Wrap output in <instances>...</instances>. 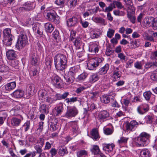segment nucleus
Listing matches in <instances>:
<instances>
[{
  "label": "nucleus",
  "instance_id": "24",
  "mask_svg": "<svg viewBox=\"0 0 157 157\" xmlns=\"http://www.w3.org/2000/svg\"><path fill=\"white\" fill-rule=\"evenodd\" d=\"M35 89V85L33 84H30L27 87L26 92L29 95H30L33 93Z\"/></svg>",
  "mask_w": 157,
  "mask_h": 157
},
{
  "label": "nucleus",
  "instance_id": "63",
  "mask_svg": "<svg viewBox=\"0 0 157 157\" xmlns=\"http://www.w3.org/2000/svg\"><path fill=\"white\" fill-rule=\"evenodd\" d=\"M133 63V61L132 60H128L126 63V67L127 68H130L131 67L132 64Z\"/></svg>",
  "mask_w": 157,
  "mask_h": 157
},
{
  "label": "nucleus",
  "instance_id": "32",
  "mask_svg": "<svg viewBox=\"0 0 157 157\" xmlns=\"http://www.w3.org/2000/svg\"><path fill=\"white\" fill-rule=\"evenodd\" d=\"M52 59L50 57H47L45 59V63L48 69H50L51 66L52 64Z\"/></svg>",
  "mask_w": 157,
  "mask_h": 157
},
{
  "label": "nucleus",
  "instance_id": "47",
  "mask_svg": "<svg viewBox=\"0 0 157 157\" xmlns=\"http://www.w3.org/2000/svg\"><path fill=\"white\" fill-rule=\"evenodd\" d=\"M151 95V93L150 91L145 92L144 94V97L147 101L149 100Z\"/></svg>",
  "mask_w": 157,
  "mask_h": 157
},
{
  "label": "nucleus",
  "instance_id": "9",
  "mask_svg": "<svg viewBox=\"0 0 157 157\" xmlns=\"http://www.w3.org/2000/svg\"><path fill=\"white\" fill-rule=\"evenodd\" d=\"M52 83L56 87H61L62 82L61 80L57 75H55L52 78Z\"/></svg>",
  "mask_w": 157,
  "mask_h": 157
},
{
  "label": "nucleus",
  "instance_id": "34",
  "mask_svg": "<svg viewBox=\"0 0 157 157\" xmlns=\"http://www.w3.org/2000/svg\"><path fill=\"white\" fill-rule=\"evenodd\" d=\"M77 2V0H68L67 2V4L69 7L72 8L76 6Z\"/></svg>",
  "mask_w": 157,
  "mask_h": 157
},
{
  "label": "nucleus",
  "instance_id": "37",
  "mask_svg": "<svg viewBox=\"0 0 157 157\" xmlns=\"http://www.w3.org/2000/svg\"><path fill=\"white\" fill-rule=\"evenodd\" d=\"M48 96L46 92L45 91H42L40 92L39 94V98L42 100H44L46 99Z\"/></svg>",
  "mask_w": 157,
  "mask_h": 157
},
{
  "label": "nucleus",
  "instance_id": "49",
  "mask_svg": "<svg viewBox=\"0 0 157 157\" xmlns=\"http://www.w3.org/2000/svg\"><path fill=\"white\" fill-rule=\"evenodd\" d=\"M152 25L153 29H157V18H154L153 20L151 22Z\"/></svg>",
  "mask_w": 157,
  "mask_h": 157
},
{
  "label": "nucleus",
  "instance_id": "62",
  "mask_svg": "<svg viewBox=\"0 0 157 157\" xmlns=\"http://www.w3.org/2000/svg\"><path fill=\"white\" fill-rule=\"evenodd\" d=\"M41 27V26L39 24H35L34 26L33 27V29L34 31L35 32H36Z\"/></svg>",
  "mask_w": 157,
  "mask_h": 157
},
{
  "label": "nucleus",
  "instance_id": "64",
  "mask_svg": "<svg viewBox=\"0 0 157 157\" xmlns=\"http://www.w3.org/2000/svg\"><path fill=\"white\" fill-rule=\"evenodd\" d=\"M59 34V31L57 30H55L53 33L52 36L55 39H56L57 37L58 36Z\"/></svg>",
  "mask_w": 157,
  "mask_h": 157
},
{
  "label": "nucleus",
  "instance_id": "40",
  "mask_svg": "<svg viewBox=\"0 0 157 157\" xmlns=\"http://www.w3.org/2000/svg\"><path fill=\"white\" fill-rule=\"evenodd\" d=\"M87 155V151L84 150L80 151L77 153V155L78 157H81L83 156H85Z\"/></svg>",
  "mask_w": 157,
  "mask_h": 157
},
{
  "label": "nucleus",
  "instance_id": "50",
  "mask_svg": "<svg viewBox=\"0 0 157 157\" xmlns=\"http://www.w3.org/2000/svg\"><path fill=\"white\" fill-rule=\"evenodd\" d=\"M4 36H9L10 35H12L11 34V30L10 29L7 28L5 29L3 31Z\"/></svg>",
  "mask_w": 157,
  "mask_h": 157
},
{
  "label": "nucleus",
  "instance_id": "20",
  "mask_svg": "<svg viewBox=\"0 0 157 157\" xmlns=\"http://www.w3.org/2000/svg\"><path fill=\"white\" fill-rule=\"evenodd\" d=\"M13 96L16 98H20L23 97L24 94V91L21 90H17L13 93Z\"/></svg>",
  "mask_w": 157,
  "mask_h": 157
},
{
  "label": "nucleus",
  "instance_id": "19",
  "mask_svg": "<svg viewBox=\"0 0 157 157\" xmlns=\"http://www.w3.org/2000/svg\"><path fill=\"white\" fill-rule=\"evenodd\" d=\"M115 145L113 144H103V150L108 152L110 151L113 150Z\"/></svg>",
  "mask_w": 157,
  "mask_h": 157
},
{
  "label": "nucleus",
  "instance_id": "38",
  "mask_svg": "<svg viewBox=\"0 0 157 157\" xmlns=\"http://www.w3.org/2000/svg\"><path fill=\"white\" fill-rule=\"evenodd\" d=\"M124 1L127 5V9H131V7H134L133 6L131 0H124Z\"/></svg>",
  "mask_w": 157,
  "mask_h": 157
},
{
  "label": "nucleus",
  "instance_id": "44",
  "mask_svg": "<svg viewBox=\"0 0 157 157\" xmlns=\"http://www.w3.org/2000/svg\"><path fill=\"white\" fill-rule=\"evenodd\" d=\"M32 8L31 5L28 4L25 5L24 7H21L20 9L22 10L29 11L32 9Z\"/></svg>",
  "mask_w": 157,
  "mask_h": 157
},
{
  "label": "nucleus",
  "instance_id": "22",
  "mask_svg": "<svg viewBox=\"0 0 157 157\" xmlns=\"http://www.w3.org/2000/svg\"><path fill=\"white\" fill-rule=\"evenodd\" d=\"M77 72V70L75 67H73L70 68V70L68 72V76L71 77V80H74V76Z\"/></svg>",
  "mask_w": 157,
  "mask_h": 157
},
{
  "label": "nucleus",
  "instance_id": "41",
  "mask_svg": "<svg viewBox=\"0 0 157 157\" xmlns=\"http://www.w3.org/2000/svg\"><path fill=\"white\" fill-rule=\"evenodd\" d=\"M113 4H114V6L116 5L119 9H123L124 10H125V8L124 6L122 5L121 3L120 2L114 1L113 2Z\"/></svg>",
  "mask_w": 157,
  "mask_h": 157
},
{
  "label": "nucleus",
  "instance_id": "7",
  "mask_svg": "<svg viewBox=\"0 0 157 157\" xmlns=\"http://www.w3.org/2000/svg\"><path fill=\"white\" fill-rule=\"evenodd\" d=\"M30 63L33 65H36L38 64L39 57L35 51L32 52L30 55Z\"/></svg>",
  "mask_w": 157,
  "mask_h": 157
},
{
  "label": "nucleus",
  "instance_id": "15",
  "mask_svg": "<svg viewBox=\"0 0 157 157\" xmlns=\"http://www.w3.org/2000/svg\"><path fill=\"white\" fill-rule=\"evenodd\" d=\"M138 123L135 121H132L130 122H127L126 124V129L128 131H131L133 128Z\"/></svg>",
  "mask_w": 157,
  "mask_h": 157
},
{
  "label": "nucleus",
  "instance_id": "13",
  "mask_svg": "<svg viewBox=\"0 0 157 157\" xmlns=\"http://www.w3.org/2000/svg\"><path fill=\"white\" fill-rule=\"evenodd\" d=\"M154 19V18L152 17H146L143 20V24L144 26L146 27H150L151 22Z\"/></svg>",
  "mask_w": 157,
  "mask_h": 157
},
{
  "label": "nucleus",
  "instance_id": "61",
  "mask_svg": "<svg viewBox=\"0 0 157 157\" xmlns=\"http://www.w3.org/2000/svg\"><path fill=\"white\" fill-rule=\"evenodd\" d=\"M44 101L48 103L51 104L54 101V100L48 96Z\"/></svg>",
  "mask_w": 157,
  "mask_h": 157
},
{
  "label": "nucleus",
  "instance_id": "26",
  "mask_svg": "<svg viewBox=\"0 0 157 157\" xmlns=\"http://www.w3.org/2000/svg\"><path fill=\"white\" fill-rule=\"evenodd\" d=\"M91 137L95 140H97L99 138L98 132L97 129H93L91 132Z\"/></svg>",
  "mask_w": 157,
  "mask_h": 157
},
{
  "label": "nucleus",
  "instance_id": "1",
  "mask_svg": "<svg viewBox=\"0 0 157 157\" xmlns=\"http://www.w3.org/2000/svg\"><path fill=\"white\" fill-rule=\"evenodd\" d=\"M56 68L58 70L63 71L66 67L67 60L66 56L63 54H57L54 58Z\"/></svg>",
  "mask_w": 157,
  "mask_h": 157
},
{
  "label": "nucleus",
  "instance_id": "45",
  "mask_svg": "<svg viewBox=\"0 0 157 157\" xmlns=\"http://www.w3.org/2000/svg\"><path fill=\"white\" fill-rule=\"evenodd\" d=\"M40 141H41V143L40 144L41 147H40L37 146H35V148L36 149L37 152L39 153L42 152V150L41 149V147L44 145V140L41 139Z\"/></svg>",
  "mask_w": 157,
  "mask_h": 157
},
{
  "label": "nucleus",
  "instance_id": "12",
  "mask_svg": "<svg viewBox=\"0 0 157 157\" xmlns=\"http://www.w3.org/2000/svg\"><path fill=\"white\" fill-rule=\"evenodd\" d=\"M6 56L8 59L13 60L16 57L15 52L13 50H9L6 53Z\"/></svg>",
  "mask_w": 157,
  "mask_h": 157
},
{
  "label": "nucleus",
  "instance_id": "14",
  "mask_svg": "<svg viewBox=\"0 0 157 157\" xmlns=\"http://www.w3.org/2000/svg\"><path fill=\"white\" fill-rule=\"evenodd\" d=\"M70 123L72 126V131L75 136L79 132V128L77 125V123L76 121H72Z\"/></svg>",
  "mask_w": 157,
  "mask_h": 157
},
{
  "label": "nucleus",
  "instance_id": "11",
  "mask_svg": "<svg viewBox=\"0 0 157 157\" xmlns=\"http://www.w3.org/2000/svg\"><path fill=\"white\" fill-rule=\"evenodd\" d=\"M78 22L77 18L75 17L68 19L67 21V25L69 27L75 26Z\"/></svg>",
  "mask_w": 157,
  "mask_h": 157
},
{
  "label": "nucleus",
  "instance_id": "35",
  "mask_svg": "<svg viewBox=\"0 0 157 157\" xmlns=\"http://www.w3.org/2000/svg\"><path fill=\"white\" fill-rule=\"evenodd\" d=\"M148 106L144 108L143 105H141L138 107L137 110L139 113L142 114L144 113L148 110Z\"/></svg>",
  "mask_w": 157,
  "mask_h": 157
},
{
  "label": "nucleus",
  "instance_id": "56",
  "mask_svg": "<svg viewBox=\"0 0 157 157\" xmlns=\"http://www.w3.org/2000/svg\"><path fill=\"white\" fill-rule=\"evenodd\" d=\"M150 77L152 80L157 82V73L156 72L152 73Z\"/></svg>",
  "mask_w": 157,
  "mask_h": 157
},
{
  "label": "nucleus",
  "instance_id": "5",
  "mask_svg": "<svg viewBox=\"0 0 157 157\" xmlns=\"http://www.w3.org/2000/svg\"><path fill=\"white\" fill-rule=\"evenodd\" d=\"M46 17L49 21L55 24H58L60 22L59 18L53 10H50L47 13Z\"/></svg>",
  "mask_w": 157,
  "mask_h": 157
},
{
  "label": "nucleus",
  "instance_id": "18",
  "mask_svg": "<svg viewBox=\"0 0 157 157\" xmlns=\"http://www.w3.org/2000/svg\"><path fill=\"white\" fill-rule=\"evenodd\" d=\"M57 120L55 119L52 120L50 122V130L52 131H55L58 128V125L57 124Z\"/></svg>",
  "mask_w": 157,
  "mask_h": 157
},
{
  "label": "nucleus",
  "instance_id": "29",
  "mask_svg": "<svg viewBox=\"0 0 157 157\" xmlns=\"http://www.w3.org/2000/svg\"><path fill=\"white\" fill-rule=\"evenodd\" d=\"M109 68V65L108 64H106L98 72L99 74H104L106 73Z\"/></svg>",
  "mask_w": 157,
  "mask_h": 157
},
{
  "label": "nucleus",
  "instance_id": "54",
  "mask_svg": "<svg viewBox=\"0 0 157 157\" xmlns=\"http://www.w3.org/2000/svg\"><path fill=\"white\" fill-rule=\"evenodd\" d=\"M18 64V62L17 61L13 60L11 62V65L12 67L15 68H17Z\"/></svg>",
  "mask_w": 157,
  "mask_h": 157
},
{
  "label": "nucleus",
  "instance_id": "28",
  "mask_svg": "<svg viewBox=\"0 0 157 157\" xmlns=\"http://www.w3.org/2000/svg\"><path fill=\"white\" fill-rule=\"evenodd\" d=\"M92 20L96 23H99L103 25L106 24L104 19L101 17H95L93 18Z\"/></svg>",
  "mask_w": 157,
  "mask_h": 157
},
{
  "label": "nucleus",
  "instance_id": "31",
  "mask_svg": "<svg viewBox=\"0 0 157 157\" xmlns=\"http://www.w3.org/2000/svg\"><path fill=\"white\" fill-rule=\"evenodd\" d=\"M74 45L77 48H80L82 50V47L83 46V44L80 41L79 38L76 39L74 42Z\"/></svg>",
  "mask_w": 157,
  "mask_h": 157
},
{
  "label": "nucleus",
  "instance_id": "27",
  "mask_svg": "<svg viewBox=\"0 0 157 157\" xmlns=\"http://www.w3.org/2000/svg\"><path fill=\"white\" fill-rule=\"evenodd\" d=\"M49 106L45 104L41 105L40 109L41 112L48 114L49 113Z\"/></svg>",
  "mask_w": 157,
  "mask_h": 157
},
{
  "label": "nucleus",
  "instance_id": "21",
  "mask_svg": "<svg viewBox=\"0 0 157 157\" xmlns=\"http://www.w3.org/2000/svg\"><path fill=\"white\" fill-rule=\"evenodd\" d=\"M5 86L6 90L10 91L16 87V83L15 82H13L6 84Z\"/></svg>",
  "mask_w": 157,
  "mask_h": 157
},
{
  "label": "nucleus",
  "instance_id": "43",
  "mask_svg": "<svg viewBox=\"0 0 157 157\" xmlns=\"http://www.w3.org/2000/svg\"><path fill=\"white\" fill-rule=\"evenodd\" d=\"M115 8L114 5L113 4H110L109 6L108 7H106L105 10H103V11L105 12L109 13L111 11L113 8Z\"/></svg>",
  "mask_w": 157,
  "mask_h": 157
},
{
  "label": "nucleus",
  "instance_id": "25",
  "mask_svg": "<svg viewBox=\"0 0 157 157\" xmlns=\"http://www.w3.org/2000/svg\"><path fill=\"white\" fill-rule=\"evenodd\" d=\"M56 112V115L61 114L63 110V105L62 103H60L59 105L55 108Z\"/></svg>",
  "mask_w": 157,
  "mask_h": 157
},
{
  "label": "nucleus",
  "instance_id": "46",
  "mask_svg": "<svg viewBox=\"0 0 157 157\" xmlns=\"http://www.w3.org/2000/svg\"><path fill=\"white\" fill-rule=\"evenodd\" d=\"M114 32L115 30H114L111 29H109L107 32V36L109 38H112L113 36Z\"/></svg>",
  "mask_w": 157,
  "mask_h": 157
},
{
  "label": "nucleus",
  "instance_id": "48",
  "mask_svg": "<svg viewBox=\"0 0 157 157\" xmlns=\"http://www.w3.org/2000/svg\"><path fill=\"white\" fill-rule=\"evenodd\" d=\"M128 138L124 137H121L118 140V143L120 144L126 143L127 142Z\"/></svg>",
  "mask_w": 157,
  "mask_h": 157
},
{
  "label": "nucleus",
  "instance_id": "52",
  "mask_svg": "<svg viewBox=\"0 0 157 157\" xmlns=\"http://www.w3.org/2000/svg\"><path fill=\"white\" fill-rule=\"evenodd\" d=\"M104 132L105 134L107 135H109L112 133L113 131L111 129L108 128H106L104 129Z\"/></svg>",
  "mask_w": 157,
  "mask_h": 157
},
{
  "label": "nucleus",
  "instance_id": "42",
  "mask_svg": "<svg viewBox=\"0 0 157 157\" xmlns=\"http://www.w3.org/2000/svg\"><path fill=\"white\" fill-rule=\"evenodd\" d=\"M98 78L99 77L97 75H93L90 77V81L91 82L93 83L97 81Z\"/></svg>",
  "mask_w": 157,
  "mask_h": 157
},
{
  "label": "nucleus",
  "instance_id": "58",
  "mask_svg": "<svg viewBox=\"0 0 157 157\" xmlns=\"http://www.w3.org/2000/svg\"><path fill=\"white\" fill-rule=\"evenodd\" d=\"M67 153V151L64 148H60L59 150V153L61 155L63 156Z\"/></svg>",
  "mask_w": 157,
  "mask_h": 157
},
{
  "label": "nucleus",
  "instance_id": "23",
  "mask_svg": "<svg viewBox=\"0 0 157 157\" xmlns=\"http://www.w3.org/2000/svg\"><path fill=\"white\" fill-rule=\"evenodd\" d=\"M44 26L45 31L47 33H51L54 29L52 25L49 22L45 24Z\"/></svg>",
  "mask_w": 157,
  "mask_h": 157
},
{
  "label": "nucleus",
  "instance_id": "59",
  "mask_svg": "<svg viewBox=\"0 0 157 157\" xmlns=\"http://www.w3.org/2000/svg\"><path fill=\"white\" fill-rule=\"evenodd\" d=\"M50 153L51 154L52 157L55 156L57 153V151L55 148H52L50 151Z\"/></svg>",
  "mask_w": 157,
  "mask_h": 157
},
{
  "label": "nucleus",
  "instance_id": "53",
  "mask_svg": "<svg viewBox=\"0 0 157 157\" xmlns=\"http://www.w3.org/2000/svg\"><path fill=\"white\" fill-rule=\"evenodd\" d=\"M12 40L13 39L3 40V41L4 44L8 46L10 45L11 44Z\"/></svg>",
  "mask_w": 157,
  "mask_h": 157
},
{
  "label": "nucleus",
  "instance_id": "30",
  "mask_svg": "<svg viewBox=\"0 0 157 157\" xmlns=\"http://www.w3.org/2000/svg\"><path fill=\"white\" fill-rule=\"evenodd\" d=\"M111 96L104 95L101 98V100L102 102L105 103H108L110 102Z\"/></svg>",
  "mask_w": 157,
  "mask_h": 157
},
{
  "label": "nucleus",
  "instance_id": "36",
  "mask_svg": "<svg viewBox=\"0 0 157 157\" xmlns=\"http://www.w3.org/2000/svg\"><path fill=\"white\" fill-rule=\"evenodd\" d=\"M91 151L94 154L96 155L99 154L100 150L98 146L94 145L91 149Z\"/></svg>",
  "mask_w": 157,
  "mask_h": 157
},
{
  "label": "nucleus",
  "instance_id": "6",
  "mask_svg": "<svg viewBox=\"0 0 157 157\" xmlns=\"http://www.w3.org/2000/svg\"><path fill=\"white\" fill-rule=\"evenodd\" d=\"M67 111L65 115V116L67 118L75 117L78 113L77 109L75 107L69 109H68L67 107Z\"/></svg>",
  "mask_w": 157,
  "mask_h": 157
},
{
  "label": "nucleus",
  "instance_id": "10",
  "mask_svg": "<svg viewBox=\"0 0 157 157\" xmlns=\"http://www.w3.org/2000/svg\"><path fill=\"white\" fill-rule=\"evenodd\" d=\"M109 115L108 112L106 111H101L98 115V119L100 121L103 122L109 116Z\"/></svg>",
  "mask_w": 157,
  "mask_h": 157
},
{
  "label": "nucleus",
  "instance_id": "57",
  "mask_svg": "<svg viewBox=\"0 0 157 157\" xmlns=\"http://www.w3.org/2000/svg\"><path fill=\"white\" fill-rule=\"evenodd\" d=\"M144 39L145 40H149L150 41H154V40L152 36L148 35L146 34L144 36Z\"/></svg>",
  "mask_w": 157,
  "mask_h": 157
},
{
  "label": "nucleus",
  "instance_id": "39",
  "mask_svg": "<svg viewBox=\"0 0 157 157\" xmlns=\"http://www.w3.org/2000/svg\"><path fill=\"white\" fill-rule=\"evenodd\" d=\"M88 74L86 73H83L79 75L77 79L79 81H82L85 79L87 77Z\"/></svg>",
  "mask_w": 157,
  "mask_h": 157
},
{
  "label": "nucleus",
  "instance_id": "8",
  "mask_svg": "<svg viewBox=\"0 0 157 157\" xmlns=\"http://www.w3.org/2000/svg\"><path fill=\"white\" fill-rule=\"evenodd\" d=\"M135 10V8L133 7H131V9H127V17L132 23H135L136 20L134 15Z\"/></svg>",
  "mask_w": 157,
  "mask_h": 157
},
{
  "label": "nucleus",
  "instance_id": "3",
  "mask_svg": "<svg viewBox=\"0 0 157 157\" xmlns=\"http://www.w3.org/2000/svg\"><path fill=\"white\" fill-rule=\"evenodd\" d=\"M28 42V38L25 33L24 31H21L16 45L18 49H21L24 47Z\"/></svg>",
  "mask_w": 157,
  "mask_h": 157
},
{
  "label": "nucleus",
  "instance_id": "16",
  "mask_svg": "<svg viewBox=\"0 0 157 157\" xmlns=\"http://www.w3.org/2000/svg\"><path fill=\"white\" fill-rule=\"evenodd\" d=\"M89 50L92 54H94L98 51V45L95 43L90 44L89 46Z\"/></svg>",
  "mask_w": 157,
  "mask_h": 157
},
{
  "label": "nucleus",
  "instance_id": "17",
  "mask_svg": "<svg viewBox=\"0 0 157 157\" xmlns=\"http://www.w3.org/2000/svg\"><path fill=\"white\" fill-rule=\"evenodd\" d=\"M22 119H18L17 117H13L11 120V124L14 127H17L21 123V120H23L22 117Z\"/></svg>",
  "mask_w": 157,
  "mask_h": 157
},
{
  "label": "nucleus",
  "instance_id": "60",
  "mask_svg": "<svg viewBox=\"0 0 157 157\" xmlns=\"http://www.w3.org/2000/svg\"><path fill=\"white\" fill-rule=\"evenodd\" d=\"M80 22L81 23L82 27L85 28H87L89 24V23L87 21H82L81 20Z\"/></svg>",
  "mask_w": 157,
  "mask_h": 157
},
{
  "label": "nucleus",
  "instance_id": "51",
  "mask_svg": "<svg viewBox=\"0 0 157 157\" xmlns=\"http://www.w3.org/2000/svg\"><path fill=\"white\" fill-rule=\"evenodd\" d=\"M135 67L138 69H142V65L141 63L139 62H136L134 63Z\"/></svg>",
  "mask_w": 157,
  "mask_h": 157
},
{
  "label": "nucleus",
  "instance_id": "55",
  "mask_svg": "<svg viewBox=\"0 0 157 157\" xmlns=\"http://www.w3.org/2000/svg\"><path fill=\"white\" fill-rule=\"evenodd\" d=\"M121 72L119 71L117 68H116L113 72V75H115L118 78H119L120 77V74Z\"/></svg>",
  "mask_w": 157,
  "mask_h": 157
},
{
  "label": "nucleus",
  "instance_id": "33",
  "mask_svg": "<svg viewBox=\"0 0 157 157\" xmlns=\"http://www.w3.org/2000/svg\"><path fill=\"white\" fill-rule=\"evenodd\" d=\"M150 154L148 149H144L140 152V155L142 157H148Z\"/></svg>",
  "mask_w": 157,
  "mask_h": 157
},
{
  "label": "nucleus",
  "instance_id": "4",
  "mask_svg": "<svg viewBox=\"0 0 157 157\" xmlns=\"http://www.w3.org/2000/svg\"><path fill=\"white\" fill-rule=\"evenodd\" d=\"M101 61V59L98 58L96 57L90 59L87 64L88 69L90 70H94Z\"/></svg>",
  "mask_w": 157,
  "mask_h": 157
},
{
  "label": "nucleus",
  "instance_id": "2",
  "mask_svg": "<svg viewBox=\"0 0 157 157\" xmlns=\"http://www.w3.org/2000/svg\"><path fill=\"white\" fill-rule=\"evenodd\" d=\"M149 135L145 132L141 133L138 137L135 139V141L137 146H146L149 141Z\"/></svg>",
  "mask_w": 157,
  "mask_h": 157
}]
</instances>
